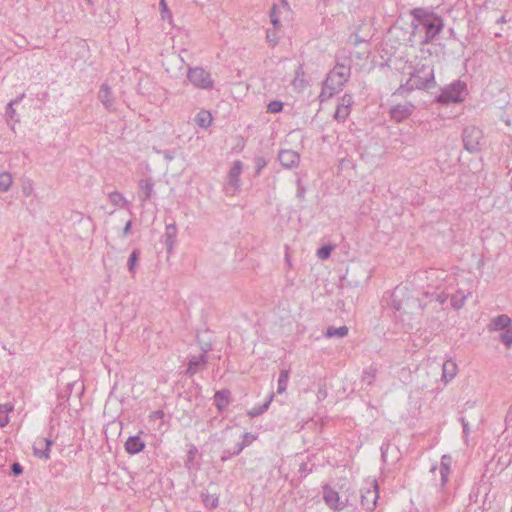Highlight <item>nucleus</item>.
<instances>
[{"instance_id": "obj_1", "label": "nucleus", "mask_w": 512, "mask_h": 512, "mask_svg": "<svg viewBox=\"0 0 512 512\" xmlns=\"http://www.w3.org/2000/svg\"><path fill=\"white\" fill-rule=\"evenodd\" d=\"M465 96L466 85L458 81L446 87L439 96V100L444 103H458L462 102Z\"/></svg>"}, {"instance_id": "obj_2", "label": "nucleus", "mask_w": 512, "mask_h": 512, "mask_svg": "<svg viewBox=\"0 0 512 512\" xmlns=\"http://www.w3.org/2000/svg\"><path fill=\"white\" fill-rule=\"evenodd\" d=\"M362 505L367 509H373L378 499V485L376 480L366 481L362 488Z\"/></svg>"}, {"instance_id": "obj_3", "label": "nucleus", "mask_w": 512, "mask_h": 512, "mask_svg": "<svg viewBox=\"0 0 512 512\" xmlns=\"http://www.w3.org/2000/svg\"><path fill=\"white\" fill-rule=\"evenodd\" d=\"M189 81L199 88H209L212 86L210 75L202 68L190 69L188 73Z\"/></svg>"}, {"instance_id": "obj_4", "label": "nucleus", "mask_w": 512, "mask_h": 512, "mask_svg": "<svg viewBox=\"0 0 512 512\" xmlns=\"http://www.w3.org/2000/svg\"><path fill=\"white\" fill-rule=\"evenodd\" d=\"M323 499L326 505L333 511L341 510L345 506V503L341 501L338 492L328 486L323 489Z\"/></svg>"}, {"instance_id": "obj_5", "label": "nucleus", "mask_w": 512, "mask_h": 512, "mask_svg": "<svg viewBox=\"0 0 512 512\" xmlns=\"http://www.w3.org/2000/svg\"><path fill=\"white\" fill-rule=\"evenodd\" d=\"M352 104H353L352 96L344 95L341 98V102L339 103V105L336 108L335 118L337 120H345L350 114Z\"/></svg>"}, {"instance_id": "obj_6", "label": "nucleus", "mask_w": 512, "mask_h": 512, "mask_svg": "<svg viewBox=\"0 0 512 512\" xmlns=\"http://www.w3.org/2000/svg\"><path fill=\"white\" fill-rule=\"evenodd\" d=\"M51 442L46 438L38 439L34 445V454L43 459L49 458Z\"/></svg>"}, {"instance_id": "obj_7", "label": "nucleus", "mask_w": 512, "mask_h": 512, "mask_svg": "<svg viewBox=\"0 0 512 512\" xmlns=\"http://www.w3.org/2000/svg\"><path fill=\"white\" fill-rule=\"evenodd\" d=\"M145 448V443L138 437L132 436L125 442V450L128 454L140 453Z\"/></svg>"}, {"instance_id": "obj_8", "label": "nucleus", "mask_w": 512, "mask_h": 512, "mask_svg": "<svg viewBox=\"0 0 512 512\" xmlns=\"http://www.w3.org/2000/svg\"><path fill=\"white\" fill-rule=\"evenodd\" d=\"M279 160L285 167L296 166L299 162V155L292 150H283L279 154Z\"/></svg>"}, {"instance_id": "obj_9", "label": "nucleus", "mask_w": 512, "mask_h": 512, "mask_svg": "<svg viewBox=\"0 0 512 512\" xmlns=\"http://www.w3.org/2000/svg\"><path fill=\"white\" fill-rule=\"evenodd\" d=\"M230 392L222 390L215 393L214 400L218 410H223L229 404Z\"/></svg>"}, {"instance_id": "obj_10", "label": "nucleus", "mask_w": 512, "mask_h": 512, "mask_svg": "<svg viewBox=\"0 0 512 512\" xmlns=\"http://www.w3.org/2000/svg\"><path fill=\"white\" fill-rule=\"evenodd\" d=\"M511 323H512V321L508 316L500 315L492 321L491 325H492L493 329H495V330H500V329L506 330V329L512 328Z\"/></svg>"}, {"instance_id": "obj_11", "label": "nucleus", "mask_w": 512, "mask_h": 512, "mask_svg": "<svg viewBox=\"0 0 512 512\" xmlns=\"http://www.w3.org/2000/svg\"><path fill=\"white\" fill-rule=\"evenodd\" d=\"M13 405L12 404H0V427H5L10 419L8 414L13 411Z\"/></svg>"}, {"instance_id": "obj_12", "label": "nucleus", "mask_w": 512, "mask_h": 512, "mask_svg": "<svg viewBox=\"0 0 512 512\" xmlns=\"http://www.w3.org/2000/svg\"><path fill=\"white\" fill-rule=\"evenodd\" d=\"M195 121L200 127L206 128L212 122V115L208 111H201L197 114Z\"/></svg>"}, {"instance_id": "obj_13", "label": "nucleus", "mask_w": 512, "mask_h": 512, "mask_svg": "<svg viewBox=\"0 0 512 512\" xmlns=\"http://www.w3.org/2000/svg\"><path fill=\"white\" fill-rule=\"evenodd\" d=\"M12 184V177L9 173L0 174V190L7 191Z\"/></svg>"}, {"instance_id": "obj_14", "label": "nucleus", "mask_w": 512, "mask_h": 512, "mask_svg": "<svg viewBox=\"0 0 512 512\" xmlns=\"http://www.w3.org/2000/svg\"><path fill=\"white\" fill-rule=\"evenodd\" d=\"M479 136H480V132L478 130H476V129H467L465 131V139L464 140H465V143H466V146H467L468 149L472 150V149L475 148L474 145L471 144L469 139L471 137H475L476 139H478Z\"/></svg>"}, {"instance_id": "obj_15", "label": "nucleus", "mask_w": 512, "mask_h": 512, "mask_svg": "<svg viewBox=\"0 0 512 512\" xmlns=\"http://www.w3.org/2000/svg\"><path fill=\"white\" fill-rule=\"evenodd\" d=\"M347 333H348V328L346 326H341L339 328H329L326 332V335L328 337H333V336L343 337V336L347 335Z\"/></svg>"}, {"instance_id": "obj_16", "label": "nucleus", "mask_w": 512, "mask_h": 512, "mask_svg": "<svg viewBox=\"0 0 512 512\" xmlns=\"http://www.w3.org/2000/svg\"><path fill=\"white\" fill-rule=\"evenodd\" d=\"M283 104L280 101H272L268 104V111L271 113H278L282 111Z\"/></svg>"}, {"instance_id": "obj_17", "label": "nucleus", "mask_w": 512, "mask_h": 512, "mask_svg": "<svg viewBox=\"0 0 512 512\" xmlns=\"http://www.w3.org/2000/svg\"><path fill=\"white\" fill-rule=\"evenodd\" d=\"M288 378H289L288 372L283 371L280 374L279 381H278L279 382V392H282L285 390L286 384L288 382Z\"/></svg>"}, {"instance_id": "obj_18", "label": "nucleus", "mask_w": 512, "mask_h": 512, "mask_svg": "<svg viewBox=\"0 0 512 512\" xmlns=\"http://www.w3.org/2000/svg\"><path fill=\"white\" fill-rule=\"evenodd\" d=\"M501 340L507 345L510 346L512 344V327L506 329L504 333L501 335Z\"/></svg>"}, {"instance_id": "obj_19", "label": "nucleus", "mask_w": 512, "mask_h": 512, "mask_svg": "<svg viewBox=\"0 0 512 512\" xmlns=\"http://www.w3.org/2000/svg\"><path fill=\"white\" fill-rule=\"evenodd\" d=\"M331 247L329 246H326V247H322L320 248L318 251H317V255L319 258L321 259H326L329 257L330 253H331Z\"/></svg>"}, {"instance_id": "obj_20", "label": "nucleus", "mask_w": 512, "mask_h": 512, "mask_svg": "<svg viewBox=\"0 0 512 512\" xmlns=\"http://www.w3.org/2000/svg\"><path fill=\"white\" fill-rule=\"evenodd\" d=\"M441 30V26L439 24L431 23L427 25V34H431L434 36Z\"/></svg>"}, {"instance_id": "obj_21", "label": "nucleus", "mask_w": 512, "mask_h": 512, "mask_svg": "<svg viewBox=\"0 0 512 512\" xmlns=\"http://www.w3.org/2000/svg\"><path fill=\"white\" fill-rule=\"evenodd\" d=\"M137 260H138L137 253L136 252H132V254L130 255V258H129L130 270L134 271V269L136 267V264H137Z\"/></svg>"}, {"instance_id": "obj_22", "label": "nucleus", "mask_w": 512, "mask_h": 512, "mask_svg": "<svg viewBox=\"0 0 512 512\" xmlns=\"http://www.w3.org/2000/svg\"><path fill=\"white\" fill-rule=\"evenodd\" d=\"M12 472L15 476H19L23 473V468L19 463H14L12 465Z\"/></svg>"}, {"instance_id": "obj_23", "label": "nucleus", "mask_w": 512, "mask_h": 512, "mask_svg": "<svg viewBox=\"0 0 512 512\" xmlns=\"http://www.w3.org/2000/svg\"><path fill=\"white\" fill-rule=\"evenodd\" d=\"M449 466L446 465L444 462H442L441 464V474H442V477H443V480L446 481V478L449 474Z\"/></svg>"}, {"instance_id": "obj_24", "label": "nucleus", "mask_w": 512, "mask_h": 512, "mask_svg": "<svg viewBox=\"0 0 512 512\" xmlns=\"http://www.w3.org/2000/svg\"><path fill=\"white\" fill-rule=\"evenodd\" d=\"M160 6L162 8V13H166L169 17H171L170 11H169V9L167 7V4H166L165 0H161L160 1Z\"/></svg>"}, {"instance_id": "obj_25", "label": "nucleus", "mask_w": 512, "mask_h": 512, "mask_svg": "<svg viewBox=\"0 0 512 512\" xmlns=\"http://www.w3.org/2000/svg\"><path fill=\"white\" fill-rule=\"evenodd\" d=\"M392 117L397 121H401V119L404 118V116H397V109L392 110Z\"/></svg>"}, {"instance_id": "obj_26", "label": "nucleus", "mask_w": 512, "mask_h": 512, "mask_svg": "<svg viewBox=\"0 0 512 512\" xmlns=\"http://www.w3.org/2000/svg\"><path fill=\"white\" fill-rule=\"evenodd\" d=\"M272 22H273V24H274L276 27L278 26V20H277V18H274V17L272 16Z\"/></svg>"}, {"instance_id": "obj_27", "label": "nucleus", "mask_w": 512, "mask_h": 512, "mask_svg": "<svg viewBox=\"0 0 512 512\" xmlns=\"http://www.w3.org/2000/svg\"><path fill=\"white\" fill-rule=\"evenodd\" d=\"M215 502H216V499H212V502H211L210 506L214 507L215 506Z\"/></svg>"}, {"instance_id": "obj_28", "label": "nucleus", "mask_w": 512, "mask_h": 512, "mask_svg": "<svg viewBox=\"0 0 512 512\" xmlns=\"http://www.w3.org/2000/svg\"><path fill=\"white\" fill-rule=\"evenodd\" d=\"M204 502H205L206 506H208V505H209V503H208V498L204 499Z\"/></svg>"}, {"instance_id": "obj_29", "label": "nucleus", "mask_w": 512, "mask_h": 512, "mask_svg": "<svg viewBox=\"0 0 512 512\" xmlns=\"http://www.w3.org/2000/svg\"><path fill=\"white\" fill-rule=\"evenodd\" d=\"M397 116H401L398 110H397ZM403 116L405 117L406 115H403Z\"/></svg>"}]
</instances>
